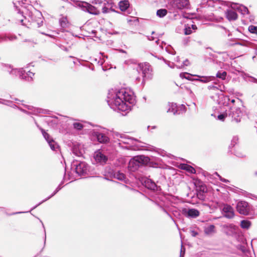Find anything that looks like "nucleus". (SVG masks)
Masks as SVG:
<instances>
[{
  "mask_svg": "<svg viewBox=\"0 0 257 257\" xmlns=\"http://www.w3.org/2000/svg\"><path fill=\"white\" fill-rule=\"evenodd\" d=\"M73 127L77 130H81L84 125L79 122H75L73 123Z\"/></svg>",
  "mask_w": 257,
  "mask_h": 257,
  "instance_id": "a19ab883",
  "label": "nucleus"
},
{
  "mask_svg": "<svg viewBox=\"0 0 257 257\" xmlns=\"http://www.w3.org/2000/svg\"><path fill=\"white\" fill-rule=\"evenodd\" d=\"M1 68L4 70L7 71L12 76H18L19 72H21L20 68H14L13 66L9 64L0 63Z\"/></svg>",
  "mask_w": 257,
  "mask_h": 257,
  "instance_id": "ddd939ff",
  "label": "nucleus"
},
{
  "mask_svg": "<svg viewBox=\"0 0 257 257\" xmlns=\"http://www.w3.org/2000/svg\"><path fill=\"white\" fill-rule=\"evenodd\" d=\"M199 78H195V81H198L203 83H207L211 80L210 78L209 77L200 76L199 75H195Z\"/></svg>",
  "mask_w": 257,
  "mask_h": 257,
  "instance_id": "c756f323",
  "label": "nucleus"
},
{
  "mask_svg": "<svg viewBox=\"0 0 257 257\" xmlns=\"http://www.w3.org/2000/svg\"><path fill=\"white\" fill-rule=\"evenodd\" d=\"M0 103L10 106L13 108H18L21 111L28 114H35L36 115L38 113L42 112L43 110L39 108H36L31 105H27L24 103L21 104L24 106L26 109H24L19 105L13 104L11 101L3 99L0 98Z\"/></svg>",
  "mask_w": 257,
  "mask_h": 257,
  "instance_id": "7ed1b4c3",
  "label": "nucleus"
},
{
  "mask_svg": "<svg viewBox=\"0 0 257 257\" xmlns=\"http://www.w3.org/2000/svg\"><path fill=\"white\" fill-rule=\"evenodd\" d=\"M71 170L79 176H85L89 171V166L84 162L74 161L71 165Z\"/></svg>",
  "mask_w": 257,
  "mask_h": 257,
  "instance_id": "423d86ee",
  "label": "nucleus"
},
{
  "mask_svg": "<svg viewBox=\"0 0 257 257\" xmlns=\"http://www.w3.org/2000/svg\"><path fill=\"white\" fill-rule=\"evenodd\" d=\"M68 23V22L67 17H66L62 16L59 19L60 25L63 28L67 27Z\"/></svg>",
  "mask_w": 257,
  "mask_h": 257,
  "instance_id": "c85d7f7f",
  "label": "nucleus"
},
{
  "mask_svg": "<svg viewBox=\"0 0 257 257\" xmlns=\"http://www.w3.org/2000/svg\"><path fill=\"white\" fill-rule=\"evenodd\" d=\"M24 42H30V43L33 42L31 40H27V39L25 40Z\"/></svg>",
  "mask_w": 257,
  "mask_h": 257,
  "instance_id": "0e129e2a",
  "label": "nucleus"
},
{
  "mask_svg": "<svg viewBox=\"0 0 257 257\" xmlns=\"http://www.w3.org/2000/svg\"><path fill=\"white\" fill-rule=\"evenodd\" d=\"M169 5L174 10L188 9L190 7L189 0H170Z\"/></svg>",
  "mask_w": 257,
  "mask_h": 257,
  "instance_id": "6e6552de",
  "label": "nucleus"
},
{
  "mask_svg": "<svg viewBox=\"0 0 257 257\" xmlns=\"http://www.w3.org/2000/svg\"><path fill=\"white\" fill-rule=\"evenodd\" d=\"M228 116L232 118V121H235L236 122H239L241 120L242 113L239 107L230 106L229 110H228Z\"/></svg>",
  "mask_w": 257,
  "mask_h": 257,
  "instance_id": "9d476101",
  "label": "nucleus"
},
{
  "mask_svg": "<svg viewBox=\"0 0 257 257\" xmlns=\"http://www.w3.org/2000/svg\"><path fill=\"white\" fill-rule=\"evenodd\" d=\"M130 3L128 1H122L119 3V7L121 11H125L129 7Z\"/></svg>",
  "mask_w": 257,
  "mask_h": 257,
  "instance_id": "5701e85b",
  "label": "nucleus"
},
{
  "mask_svg": "<svg viewBox=\"0 0 257 257\" xmlns=\"http://www.w3.org/2000/svg\"><path fill=\"white\" fill-rule=\"evenodd\" d=\"M113 177L120 181H123L125 179L124 174L118 171L114 172Z\"/></svg>",
  "mask_w": 257,
  "mask_h": 257,
  "instance_id": "bb28decb",
  "label": "nucleus"
},
{
  "mask_svg": "<svg viewBox=\"0 0 257 257\" xmlns=\"http://www.w3.org/2000/svg\"><path fill=\"white\" fill-rule=\"evenodd\" d=\"M222 213L224 217L230 219L234 216L233 208L229 205L223 204L222 208Z\"/></svg>",
  "mask_w": 257,
  "mask_h": 257,
  "instance_id": "2eb2a0df",
  "label": "nucleus"
},
{
  "mask_svg": "<svg viewBox=\"0 0 257 257\" xmlns=\"http://www.w3.org/2000/svg\"><path fill=\"white\" fill-rule=\"evenodd\" d=\"M192 234L193 236H195L197 234V233L194 231H192Z\"/></svg>",
  "mask_w": 257,
  "mask_h": 257,
  "instance_id": "e2e57ef3",
  "label": "nucleus"
},
{
  "mask_svg": "<svg viewBox=\"0 0 257 257\" xmlns=\"http://www.w3.org/2000/svg\"><path fill=\"white\" fill-rule=\"evenodd\" d=\"M240 225L242 228L247 229L251 225V222L247 220H243L241 221Z\"/></svg>",
  "mask_w": 257,
  "mask_h": 257,
  "instance_id": "cd10ccee",
  "label": "nucleus"
},
{
  "mask_svg": "<svg viewBox=\"0 0 257 257\" xmlns=\"http://www.w3.org/2000/svg\"><path fill=\"white\" fill-rule=\"evenodd\" d=\"M34 121L37 127L41 131L44 138L48 143L51 150L53 151H56L57 149H58V145L54 141V140L50 137V135L47 132H46L44 129L39 126V125L35 119Z\"/></svg>",
  "mask_w": 257,
  "mask_h": 257,
  "instance_id": "1a4fd4ad",
  "label": "nucleus"
},
{
  "mask_svg": "<svg viewBox=\"0 0 257 257\" xmlns=\"http://www.w3.org/2000/svg\"><path fill=\"white\" fill-rule=\"evenodd\" d=\"M226 18L229 21H235L237 18V14L232 11V10H227L225 13Z\"/></svg>",
  "mask_w": 257,
  "mask_h": 257,
  "instance_id": "4be33fe9",
  "label": "nucleus"
},
{
  "mask_svg": "<svg viewBox=\"0 0 257 257\" xmlns=\"http://www.w3.org/2000/svg\"><path fill=\"white\" fill-rule=\"evenodd\" d=\"M157 16L159 18H163L167 14V10L165 9H161L157 11Z\"/></svg>",
  "mask_w": 257,
  "mask_h": 257,
  "instance_id": "7c9ffc66",
  "label": "nucleus"
},
{
  "mask_svg": "<svg viewBox=\"0 0 257 257\" xmlns=\"http://www.w3.org/2000/svg\"><path fill=\"white\" fill-rule=\"evenodd\" d=\"M193 32V30L191 29L190 26H189L186 27L184 29V33L186 35L191 34Z\"/></svg>",
  "mask_w": 257,
  "mask_h": 257,
  "instance_id": "37998d69",
  "label": "nucleus"
},
{
  "mask_svg": "<svg viewBox=\"0 0 257 257\" xmlns=\"http://www.w3.org/2000/svg\"><path fill=\"white\" fill-rule=\"evenodd\" d=\"M236 155L238 157H243L244 156H245V155L243 154L238 153H236Z\"/></svg>",
  "mask_w": 257,
  "mask_h": 257,
  "instance_id": "052dcab7",
  "label": "nucleus"
},
{
  "mask_svg": "<svg viewBox=\"0 0 257 257\" xmlns=\"http://www.w3.org/2000/svg\"><path fill=\"white\" fill-rule=\"evenodd\" d=\"M149 161L150 159L148 157L142 155L137 156L130 160L128 167L132 171H135L140 167L147 164Z\"/></svg>",
  "mask_w": 257,
  "mask_h": 257,
  "instance_id": "20e7f679",
  "label": "nucleus"
},
{
  "mask_svg": "<svg viewBox=\"0 0 257 257\" xmlns=\"http://www.w3.org/2000/svg\"><path fill=\"white\" fill-rule=\"evenodd\" d=\"M185 252V248L181 244L180 257H184Z\"/></svg>",
  "mask_w": 257,
  "mask_h": 257,
  "instance_id": "de8ad7c7",
  "label": "nucleus"
},
{
  "mask_svg": "<svg viewBox=\"0 0 257 257\" xmlns=\"http://www.w3.org/2000/svg\"><path fill=\"white\" fill-rule=\"evenodd\" d=\"M240 249L243 252H245L247 251V249L245 246L241 245L240 246Z\"/></svg>",
  "mask_w": 257,
  "mask_h": 257,
  "instance_id": "5fc2aeb1",
  "label": "nucleus"
},
{
  "mask_svg": "<svg viewBox=\"0 0 257 257\" xmlns=\"http://www.w3.org/2000/svg\"><path fill=\"white\" fill-rule=\"evenodd\" d=\"M182 213L185 216L192 218H196L200 215L199 211L197 209L194 208H184L182 210Z\"/></svg>",
  "mask_w": 257,
  "mask_h": 257,
  "instance_id": "a211bd4d",
  "label": "nucleus"
},
{
  "mask_svg": "<svg viewBox=\"0 0 257 257\" xmlns=\"http://www.w3.org/2000/svg\"><path fill=\"white\" fill-rule=\"evenodd\" d=\"M220 99H221L222 100H224V102L222 103L223 105L225 106V105H227L228 104L230 105V104H229L230 99L228 96H224V95H222L220 96Z\"/></svg>",
  "mask_w": 257,
  "mask_h": 257,
  "instance_id": "c9c22d12",
  "label": "nucleus"
},
{
  "mask_svg": "<svg viewBox=\"0 0 257 257\" xmlns=\"http://www.w3.org/2000/svg\"><path fill=\"white\" fill-rule=\"evenodd\" d=\"M102 13H108L110 12L113 11L111 7L110 6V4L107 3V6H106V4L104 3V6L102 9Z\"/></svg>",
  "mask_w": 257,
  "mask_h": 257,
  "instance_id": "2f4dec72",
  "label": "nucleus"
},
{
  "mask_svg": "<svg viewBox=\"0 0 257 257\" xmlns=\"http://www.w3.org/2000/svg\"><path fill=\"white\" fill-rule=\"evenodd\" d=\"M189 65V62L188 60L186 59L185 61H183L182 64H181L180 65H176L175 66L177 68H182L184 66H188Z\"/></svg>",
  "mask_w": 257,
  "mask_h": 257,
  "instance_id": "79ce46f5",
  "label": "nucleus"
},
{
  "mask_svg": "<svg viewBox=\"0 0 257 257\" xmlns=\"http://www.w3.org/2000/svg\"><path fill=\"white\" fill-rule=\"evenodd\" d=\"M136 70L139 74H142L143 82L151 79L153 78L152 69L151 65L148 63L139 64L137 66Z\"/></svg>",
  "mask_w": 257,
  "mask_h": 257,
  "instance_id": "39448f33",
  "label": "nucleus"
},
{
  "mask_svg": "<svg viewBox=\"0 0 257 257\" xmlns=\"http://www.w3.org/2000/svg\"><path fill=\"white\" fill-rule=\"evenodd\" d=\"M61 187L60 186V185L59 186L57 187V188H56V189H57L58 191H59L60 189H61Z\"/></svg>",
  "mask_w": 257,
  "mask_h": 257,
  "instance_id": "69168bd1",
  "label": "nucleus"
},
{
  "mask_svg": "<svg viewBox=\"0 0 257 257\" xmlns=\"http://www.w3.org/2000/svg\"><path fill=\"white\" fill-rule=\"evenodd\" d=\"M143 184L149 189L155 190L157 189V186L156 183L151 179L145 178L143 180Z\"/></svg>",
  "mask_w": 257,
  "mask_h": 257,
  "instance_id": "aec40b11",
  "label": "nucleus"
},
{
  "mask_svg": "<svg viewBox=\"0 0 257 257\" xmlns=\"http://www.w3.org/2000/svg\"><path fill=\"white\" fill-rule=\"evenodd\" d=\"M136 80H138V81H140L141 78L140 77H138L136 78Z\"/></svg>",
  "mask_w": 257,
  "mask_h": 257,
  "instance_id": "338daca9",
  "label": "nucleus"
},
{
  "mask_svg": "<svg viewBox=\"0 0 257 257\" xmlns=\"http://www.w3.org/2000/svg\"><path fill=\"white\" fill-rule=\"evenodd\" d=\"M94 159L96 163L102 165L105 164L107 161V157L104 155L100 150L95 152L94 154Z\"/></svg>",
  "mask_w": 257,
  "mask_h": 257,
  "instance_id": "f3484780",
  "label": "nucleus"
},
{
  "mask_svg": "<svg viewBox=\"0 0 257 257\" xmlns=\"http://www.w3.org/2000/svg\"><path fill=\"white\" fill-rule=\"evenodd\" d=\"M59 191L56 189V190L54 191V192L50 196H49L48 197H47L46 199H45V200H43L42 201H41V202H40L39 204H38L37 205H36L35 206H34L32 209V210H33L34 209L36 208L37 207H38V206H39L40 204H41L42 203H43V202H45L46 201L49 200V199H50L51 197H52L53 196H54Z\"/></svg>",
  "mask_w": 257,
  "mask_h": 257,
  "instance_id": "72a5a7b5",
  "label": "nucleus"
},
{
  "mask_svg": "<svg viewBox=\"0 0 257 257\" xmlns=\"http://www.w3.org/2000/svg\"><path fill=\"white\" fill-rule=\"evenodd\" d=\"M225 3H226V5L227 6H230L233 9L237 10L238 11L240 12L242 15H245L246 14H248V9L243 5H239L237 3H234L228 2Z\"/></svg>",
  "mask_w": 257,
  "mask_h": 257,
  "instance_id": "dca6fc26",
  "label": "nucleus"
},
{
  "mask_svg": "<svg viewBox=\"0 0 257 257\" xmlns=\"http://www.w3.org/2000/svg\"><path fill=\"white\" fill-rule=\"evenodd\" d=\"M188 40H187L186 41L184 40V43L186 44L188 43Z\"/></svg>",
  "mask_w": 257,
  "mask_h": 257,
  "instance_id": "774afa93",
  "label": "nucleus"
},
{
  "mask_svg": "<svg viewBox=\"0 0 257 257\" xmlns=\"http://www.w3.org/2000/svg\"><path fill=\"white\" fill-rule=\"evenodd\" d=\"M237 141H238V138L237 137H233V138L232 140V142L233 143L236 144Z\"/></svg>",
  "mask_w": 257,
  "mask_h": 257,
  "instance_id": "4d7b16f0",
  "label": "nucleus"
},
{
  "mask_svg": "<svg viewBox=\"0 0 257 257\" xmlns=\"http://www.w3.org/2000/svg\"><path fill=\"white\" fill-rule=\"evenodd\" d=\"M16 38L17 37L15 36H8L4 37H0V43L3 41H6L7 40H9L10 41H13L15 40Z\"/></svg>",
  "mask_w": 257,
  "mask_h": 257,
  "instance_id": "4c0bfd02",
  "label": "nucleus"
},
{
  "mask_svg": "<svg viewBox=\"0 0 257 257\" xmlns=\"http://www.w3.org/2000/svg\"><path fill=\"white\" fill-rule=\"evenodd\" d=\"M214 175L217 176L218 177H219V180L224 183H228L229 182V181L227 179H225L223 178H222L217 172H215Z\"/></svg>",
  "mask_w": 257,
  "mask_h": 257,
  "instance_id": "49530a36",
  "label": "nucleus"
},
{
  "mask_svg": "<svg viewBox=\"0 0 257 257\" xmlns=\"http://www.w3.org/2000/svg\"><path fill=\"white\" fill-rule=\"evenodd\" d=\"M214 175H211L208 172H206L204 173V176L208 177V179L211 180L212 179Z\"/></svg>",
  "mask_w": 257,
  "mask_h": 257,
  "instance_id": "3c124183",
  "label": "nucleus"
},
{
  "mask_svg": "<svg viewBox=\"0 0 257 257\" xmlns=\"http://www.w3.org/2000/svg\"><path fill=\"white\" fill-rule=\"evenodd\" d=\"M163 60H164V61L165 62V63L171 68H174V65L172 63V64L171 65V63L169 61H167L166 60H165V59H163Z\"/></svg>",
  "mask_w": 257,
  "mask_h": 257,
  "instance_id": "603ef678",
  "label": "nucleus"
},
{
  "mask_svg": "<svg viewBox=\"0 0 257 257\" xmlns=\"http://www.w3.org/2000/svg\"><path fill=\"white\" fill-rule=\"evenodd\" d=\"M59 191L56 189V190L54 191V192L50 196H49L48 197H47L46 199H45V200H43L42 201H41V202H40L39 204H38L37 205H36L35 206H34L32 209V210H33L34 209L36 208L37 207H38V206H39L40 204H41L42 203H43V202H45L46 201L49 200V199H50L51 197H52L53 196H54Z\"/></svg>",
  "mask_w": 257,
  "mask_h": 257,
  "instance_id": "473e14b6",
  "label": "nucleus"
},
{
  "mask_svg": "<svg viewBox=\"0 0 257 257\" xmlns=\"http://www.w3.org/2000/svg\"><path fill=\"white\" fill-rule=\"evenodd\" d=\"M180 76L181 77L184 78L188 80L192 81L195 80V79H192L191 78L193 76V75L188 73H182L180 74Z\"/></svg>",
  "mask_w": 257,
  "mask_h": 257,
  "instance_id": "e433bc0d",
  "label": "nucleus"
},
{
  "mask_svg": "<svg viewBox=\"0 0 257 257\" xmlns=\"http://www.w3.org/2000/svg\"><path fill=\"white\" fill-rule=\"evenodd\" d=\"M59 191L56 189V190L54 191V192L50 196H49L48 197H47L46 199H45V200H43L42 201H41V202H40L39 204H38L37 205H36L35 206H34L32 209V210H33L34 209L36 208L37 207H38V206H39L40 204H41L42 203H43V202H45L46 201L49 200V199H50L51 197H52L53 196H54Z\"/></svg>",
  "mask_w": 257,
  "mask_h": 257,
  "instance_id": "f704fd0d",
  "label": "nucleus"
},
{
  "mask_svg": "<svg viewBox=\"0 0 257 257\" xmlns=\"http://www.w3.org/2000/svg\"><path fill=\"white\" fill-rule=\"evenodd\" d=\"M227 116H228V111L226 110L225 112L218 115L217 117L219 120L224 121Z\"/></svg>",
  "mask_w": 257,
  "mask_h": 257,
  "instance_id": "ea45409f",
  "label": "nucleus"
},
{
  "mask_svg": "<svg viewBox=\"0 0 257 257\" xmlns=\"http://www.w3.org/2000/svg\"><path fill=\"white\" fill-rule=\"evenodd\" d=\"M204 232L207 235H212L215 232V226L210 225L204 228Z\"/></svg>",
  "mask_w": 257,
  "mask_h": 257,
  "instance_id": "b1692460",
  "label": "nucleus"
},
{
  "mask_svg": "<svg viewBox=\"0 0 257 257\" xmlns=\"http://www.w3.org/2000/svg\"><path fill=\"white\" fill-rule=\"evenodd\" d=\"M190 27L194 32H195L197 29V26L195 25H191Z\"/></svg>",
  "mask_w": 257,
  "mask_h": 257,
  "instance_id": "6e6d98bb",
  "label": "nucleus"
},
{
  "mask_svg": "<svg viewBox=\"0 0 257 257\" xmlns=\"http://www.w3.org/2000/svg\"><path fill=\"white\" fill-rule=\"evenodd\" d=\"M18 13L19 16L23 17V15H21V13H23V10H21L20 9L18 10Z\"/></svg>",
  "mask_w": 257,
  "mask_h": 257,
  "instance_id": "bf43d9fd",
  "label": "nucleus"
},
{
  "mask_svg": "<svg viewBox=\"0 0 257 257\" xmlns=\"http://www.w3.org/2000/svg\"><path fill=\"white\" fill-rule=\"evenodd\" d=\"M154 202L158 206H159L162 209V210L164 212H165L170 217H171L169 213L162 207V204L161 203H159L157 200L155 201Z\"/></svg>",
  "mask_w": 257,
  "mask_h": 257,
  "instance_id": "c03bdc74",
  "label": "nucleus"
},
{
  "mask_svg": "<svg viewBox=\"0 0 257 257\" xmlns=\"http://www.w3.org/2000/svg\"><path fill=\"white\" fill-rule=\"evenodd\" d=\"M108 134V131L105 130L101 131L94 130L91 133L92 136L101 144H106L109 142L110 139Z\"/></svg>",
  "mask_w": 257,
  "mask_h": 257,
  "instance_id": "0eeeda50",
  "label": "nucleus"
},
{
  "mask_svg": "<svg viewBox=\"0 0 257 257\" xmlns=\"http://www.w3.org/2000/svg\"><path fill=\"white\" fill-rule=\"evenodd\" d=\"M168 105L169 107L167 110L168 112H172L174 115L180 114L176 103H169Z\"/></svg>",
  "mask_w": 257,
  "mask_h": 257,
  "instance_id": "412c9836",
  "label": "nucleus"
},
{
  "mask_svg": "<svg viewBox=\"0 0 257 257\" xmlns=\"http://www.w3.org/2000/svg\"><path fill=\"white\" fill-rule=\"evenodd\" d=\"M147 39L149 41H153L155 40V37L154 36H147Z\"/></svg>",
  "mask_w": 257,
  "mask_h": 257,
  "instance_id": "864d4df0",
  "label": "nucleus"
},
{
  "mask_svg": "<svg viewBox=\"0 0 257 257\" xmlns=\"http://www.w3.org/2000/svg\"><path fill=\"white\" fill-rule=\"evenodd\" d=\"M227 75V73L225 71H219L216 74V77L221 79L222 80H224L226 78Z\"/></svg>",
  "mask_w": 257,
  "mask_h": 257,
  "instance_id": "58836bf2",
  "label": "nucleus"
},
{
  "mask_svg": "<svg viewBox=\"0 0 257 257\" xmlns=\"http://www.w3.org/2000/svg\"><path fill=\"white\" fill-rule=\"evenodd\" d=\"M43 24V21L41 19L40 21H39L38 23H37V25H38V27H41Z\"/></svg>",
  "mask_w": 257,
  "mask_h": 257,
  "instance_id": "13d9d810",
  "label": "nucleus"
},
{
  "mask_svg": "<svg viewBox=\"0 0 257 257\" xmlns=\"http://www.w3.org/2000/svg\"><path fill=\"white\" fill-rule=\"evenodd\" d=\"M136 97L133 91L124 88L111 89L108 91L107 102L114 110L124 112L125 115L136 103Z\"/></svg>",
  "mask_w": 257,
  "mask_h": 257,
  "instance_id": "f257e3e1",
  "label": "nucleus"
},
{
  "mask_svg": "<svg viewBox=\"0 0 257 257\" xmlns=\"http://www.w3.org/2000/svg\"><path fill=\"white\" fill-rule=\"evenodd\" d=\"M181 168L182 169L186 170L187 172H188L190 173H192V174L195 173V170L192 166L187 165V164H181Z\"/></svg>",
  "mask_w": 257,
  "mask_h": 257,
  "instance_id": "393cba45",
  "label": "nucleus"
},
{
  "mask_svg": "<svg viewBox=\"0 0 257 257\" xmlns=\"http://www.w3.org/2000/svg\"><path fill=\"white\" fill-rule=\"evenodd\" d=\"M21 72H19L18 75L20 78L27 81H31L33 80V77L34 76V73L29 71L26 72L23 68H20Z\"/></svg>",
  "mask_w": 257,
  "mask_h": 257,
  "instance_id": "4468645a",
  "label": "nucleus"
},
{
  "mask_svg": "<svg viewBox=\"0 0 257 257\" xmlns=\"http://www.w3.org/2000/svg\"><path fill=\"white\" fill-rule=\"evenodd\" d=\"M224 88V86L223 85L217 84L210 85L208 86V89L209 90H211V89L219 90L221 91H223Z\"/></svg>",
  "mask_w": 257,
  "mask_h": 257,
  "instance_id": "a878e982",
  "label": "nucleus"
},
{
  "mask_svg": "<svg viewBox=\"0 0 257 257\" xmlns=\"http://www.w3.org/2000/svg\"><path fill=\"white\" fill-rule=\"evenodd\" d=\"M115 135L119 141V146L122 148L128 150H136L139 147L137 140L118 133H115Z\"/></svg>",
  "mask_w": 257,
  "mask_h": 257,
  "instance_id": "f03ea898",
  "label": "nucleus"
},
{
  "mask_svg": "<svg viewBox=\"0 0 257 257\" xmlns=\"http://www.w3.org/2000/svg\"><path fill=\"white\" fill-rule=\"evenodd\" d=\"M18 21H19L20 22V23L22 24V25H24V23H23V21H24V20L23 19H21V18H19L18 19Z\"/></svg>",
  "mask_w": 257,
  "mask_h": 257,
  "instance_id": "680f3d73",
  "label": "nucleus"
},
{
  "mask_svg": "<svg viewBox=\"0 0 257 257\" xmlns=\"http://www.w3.org/2000/svg\"><path fill=\"white\" fill-rule=\"evenodd\" d=\"M103 0H92L91 3L94 5L100 4L102 3Z\"/></svg>",
  "mask_w": 257,
  "mask_h": 257,
  "instance_id": "8fccbe9b",
  "label": "nucleus"
},
{
  "mask_svg": "<svg viewBox=\"0 0 257 257\" xmlns=\"http://www.w3.org/2000/svg\"><path fill=\"white\" fill-rule=\"evenodd\" d=\"M236 208L239 214L244 215H248L250 209L248 203L244 201H239L236 204Z\"/></svg>",
  "mask_w": 257,
  "mask_h": 257,
  "instance_id": "9b49d317",
  "label": "nucleus"
},
{
  "mask_svg": "<svg viewBox=\"0 0 257 257\" xmlns=\"http://www.w3.org/2000/svg\"><path fill=\"white\" fill-rule=\"evenodd\" d=\"M180 113H184L186 111V108L185 106L183 104L181 105L180 106L178 107Z\"/></svg>",
  "mask_w": 257,
  "mask_h": 257,
  "instance_id": "a18cd8bd",
  "label": "nucleus"
},
{
  "mask_svg": "<svg viewBox=\"0 0 257 257\" xmlns=\"http://www.w3.org/2000/svg\"><path fill=\"white\" fill-rule=\"evenodd\" d=\"M257 27L253 26H250L248 28L249 31L252 33H255V31L256 30Z\"/></svg>",
  "mask_w": 257,
  "mask_h": 257,
  "instance_id": "09e8293b",
  "label": "nucleus"
},
{
  "mask_svg": "<svg viewBox=\"0 0 257 257\" xmlns=\"http://www.w3.org/2000/svg\"><path fill=\"white\" fill-rule=\"evenodd\" d=\"M224 228L226 234L230 236H232L237 233L238 230V227L232 224L226 225L224 226Z\"/></svg>",
  "mask_w": 257,
  "mask_h": 257,
  "instance_id": "6ab92c4d",
  "label": "nucleus"
},
{
  "mask_svg": "<svg viewBox=\"0 0 257 257\" xmlns=\"http://www.w3.org/2000/svg\"><path fill=\"white\" fill-rule=\"evenodd\" d=\"M78 6L83 11L88 12L89 14L93 15H97L99 14V12L97 9L88 3L81 2L79 4Z\"/></svg>",
  "mask_w": 257,
  "mask_h": 257,
  "instance_id": "f8f14e48",
  "label": "nucleus"
}]
</instances>
